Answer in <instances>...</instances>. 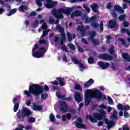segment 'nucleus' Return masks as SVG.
<instances>
[{
    "label": "nucleus",
    "mask_w": 130,
    "mask_h": 130,
    "mask_svg": "<svg viewBox=\"0 0 130 130\" xmlns=\"http://www.w3.org/2000/svg\"><path fill=\"white\" fill-rule=\"evenodd\" d=\"M48 32H49V30H44L43 32V35L41 37V38H43V37H44V36H46V35H48Z\"/></svg>",
    "instance_id": "obj_45"
},
{
    "label": "nucleus",
    "mask_w": 130,
    "mask_h": 130,
    "mask_svg": "<svg viewBox=\"0 0 130 130\" xmlns=\"http://www.w3.org/2000/svg\"><path fill=\"white\" fill-rule=\"evenodd\" d=\"M44 92V87L42 86H40L37 84H33L29 86L28 91V90L24 91V94L27 96V97H30L31 94L35 96L36 99H39L40 97L39 95H41V98L43 100H46L48 98V94L47 93H42Z\"/></svg>",
    "instance_id": "obj_1"
},
{
    "label": "nucleus",
    "mask_w": 130,
    "mask_h": 130,
    "mask_svg": "<svg viewBox=\"0 0 130 130\" xmlns=\"http://www.w3.org/2000/svg\"><path fill=\"white\" fill-rule=\"evenodd\" d=\"M75 124L77 128H86V127H87L86 125L82 123H80L79 122H76Z\"/></svg>",
    "instance_id": "obj_20"
},
{
    "label": "nucleus",
    "mask_w": 130,
    "mask_h": 130,
    "mask_svg": "<svg viewBox=\"0 0 130 130\" xmlns=\"http://www.w3.org/2000/svg\"><path fill=\"white\" fill-rule=\"evenodd\" d=\"M17 116L19 119H21V118H22V116H21V110H19V111L17 113Z\"/></svg>",
    "instance_id": "obj_57"
},
{
    "label": "nucleus",
    "mask_w": 130,
    "mask_h": 130,
    "mask_svg": "<svg viewBox=\"0 0 130 130\" xmlns=\"http://www.w3.org/2000/svg\"><path fill=\"white\" fill-rule=\"evenodd\" d=\"M57 5V2H52V0H47V3L45 4V7L47 9H52L54 8V6Z\"/></svg>",
    "instance_id": "obj_9"
},
{
    "label": "nucleus",
    "mask_w": 130,
    "mask_h": 130,
    "mask_svg": "<svg viewBox=\"0 0 130 130\" xmlns=\"http://www.w3.org/2000/svg\"><path fill=\"white\" fill-rule=\"evenodd\" d=\"M108 26L110 29H112L113 28H116V27H117V22H116V20L114 19H111L109 20Z\"/></svg>",
    "instance_id": "obj_11"
},
{
    "label": "nucleus",
    "mask_w": 130,
    "mask_h": 130,
    "mask_svg": "<svg viewBox=\"0 0 130 130\" xmlns=\"http://www.w3.org/2000/svg\"><path fill=\"white\" fill-rule=\"evenodd\" d=\"M59 104L60 111L63 113L68 112V110H69V105L67 104V103L65 101H61L59 102Z\"/></svg>",
    "instance_id": "obj_6"
},
{
    "label": "nucleus",
    "mask_w": 130,
    "mask_h": 130,
    "mask_svg": "<svg viewBox=\"0 0 130 130\" xmlns=\"http://www.w3.org/2000/svg\"><path fill=\"white\" fill-rule=\"evenodd\" d=\"M91 40V42L92 43H93L94 44V45H95V46L96 45H99L100 44V42H99V40L98 39H92Z\"/></svg>",
    "instance_id": "obj_31"
},
{
    "label": "nucleus",
    "mask_w": 130,
    "mask_h": 130,
    "mask_svg": "<svg viewBox=\"0 0 130 130\" xmlns=\"http://www.w3.org/2000/svg\"><path fill=\"white\" fill-rule=\"evenodd\" d=\"M117 108L119 109V110L122 111L124 109V107L121 105V104H118L117 105Z\"/></svg>",
    "instance_id": "obj_49"
},
{
    "label": "nucleus",
    "mask_w": 130,
    "mask_h": 130,
    "mask_svg": "<svg viewBox=\"0 0 130 130\" xmlns=\"http://www.w3.org/2000/svg\"><path fill=\"white\" fill-rule=\"evenodd\" d=\"M19 106H20V103H16V104H15L14 106V112H17V111H18V109H19Z\"/></svg>",
    "instance_id": "obj_33"
},
{
    "label": "nucleus",
    "mask_w": 130,
    "mask_h": 130,
    "mask_svg": "<svg viewBox=\"0 0 130 130\" xmlns=\"http://www.w3.org/2000/svg\"><path fill=\"white\" fill-rule=\"evenodd\" d=\"M78 65H79L81 72H83L84 70H85V66H84V64L80 62Z\"/></svg>",
    "instance_id": "obj_44"
},
{
    "label": "nucleus",
    "mask_w": 130,
    "mask_h": 130,
    "mask_svg": "<svg viewBox=\"0 0 130 130\" xmlns=\"http://www.w3.org/2000/svg\"><path fill=\"white\" fill-rule=\"evenodd\" d=\"M41 23H43L42 25V28L43 29V30H46L48 27L46 22L44 21V20H42L40 21V24H41Z\"/></svg>",
    "instance_id": "obj_23"
},
{
    "label": "nucleus",
    "mask_w": 130,
    "mask_h": 130,
    "mask_svg": "<svg viewBox=\"0 0 130 130\" xmlns=\"http://www.w3.org/2000/svg\"><path fill=\"white\" fill-rule=\"evenodd\" d=\"M100 27L101 31H103L104 29V24H103V22L102 21L100 22Z\"/></svg>",
    "instance_id": "obj_52"
},
{
    "label": "nucleus",
    "mask_w": 130,
    "mask_h": 130,
    "mask_svg": "<svg viewBox=\"0 0 130 130\" xmlns=\"http://www.w3.org/2000/svg\"><path fill=\"white\" fill-rule=\"evenodd\" d=\"M75 98L77 102H82L83 101V98L81 96V93L79 92L75 93Z\"/></svg>",
    "instance_id": "obj_16"
},
{
    "label": "nucleus",
    "mask_w": 130,
    "mask_h": 130,
    "mask_svg": "<svg viewBox=\"0 0 130 130\" xmlns=\"http://www.w3.org/2000/svg\"><path fill=\"white\" fill-rule=\"evenodd\" d=\"M32 114L31 110L27 108H23L21 110V116L22 117H29L30 115H32Z\"/></svg>",
    "instance_id": "obj_8"
},
{
    "label": "nucleus",
    "mask_w": 130,
    "mask_h": 130,
    "mask_svg": "<svg viewBox=\"0 0 130 130\" xmlns=\"http://www.w3.org/2000/svg\"><path fill=\"white\" fill-rule=\"evenodd\" d=\"M77 31H80L81 37H85L86 35V29L83 26H79L77 27Z\"/></svg>",
    "instance_id": "obj_13"
},
{
    "label": "nucleus",
    "mask_w": 130,
    "mask_h": 130,
    "mask_svg": "<svg viewBox=\"0 0 130 130\" xmlns=\"http://www.w3.org/2000/svg\"><path fill=\"white\" fill-rule=\"evenodd\" d=\"M74 14L75 15V17H80V16H82V12L80 11H76L74 12Z\"/></svg>",
    "instance_id": "obj_42"
},
{
    "label": "nucleus",
    "mask_w": 130,
    "mask_h": 130,
    "mask_svg": "<svg viewBox=\"0 0 130 130\" xmlns=\"http://www.w3.org/2000/svg\"><path fill=\"white\" fill-rule=\"evenodd\" d=\"M90 93L92 98H95V99H98L99 100L102 99V92L99 90L95 89L92 90Z\"/></svg>",
    "instance_id": "obj_5"
},
{
    "label": "nucleus",
    "mask_w": 130,
    "mask_h": 130,
    "mask_svg": "<svg viewBox=\"0 0 130 130\" xmlns=\"http://www.w3.org/2000/svg\"><path fill=\"white\" fill-rule=\"evenodd\" d=\"M123 130H129V128H128V127L126 126V125H123L122 126Z\"/></svg>",
    "instance_id": "obj_64"
},
{
    "label": "nucleus",
    "mask_w": 130,
    "mask_h": 130,
    "mask_svg": "<svg viewBox=\"0 0 130 130\" xmlns=\"http://www.w3.org/2000/svg\"><path fill=\"white\" fill-rule=\"evenodd\" d=\"M112 7V3L109 2L107 4L106 8L108 9H111V7Z\"/></svg>",
    "instance_id": "obj_56"
},
{
    "label": "nucleus",
    "mask_w": 130,
    "mask_h": 130,
    "mask_svg": "<svg viewBox=\"0 0 130 130\" xmlns=\"http://www.w3.org/2000/svg\"><path fill=\"white\" fill-rule=\"evenodd\" d=\"M61 36L62 40H66V34L64 32H62L60 34Z\"/></svg>",
    "instance_id": "obj_61"
},
{
    "label": "nucleus",
    "mask_w": 130,
    "mask_h": 130,
    "mask_svg": "<svg viewBox=\"0 0 130 130\" xmlns=\"http://www.w3.org/2000/svg\"><path fill=\"white\" fill-rule=\"evenodd\" d=\"M81 42H82V43H84V44H88V42L87 41V40L84 38H82Z\"/></svg>",
    "instance_id": "obj_63"
},
{
    "label": "nucleus",
    "mask_w": 130,
    "mask_h": 130,
    "mask_svg": "<svg viewBox=\"0 0 130 130\" xmlns=\"http://www.w3.org/2000/svg\"><path fill=\"white\" fill-rule=\"evenodd\" d=\"M115 125L114 121L113 120L109 121V124L107 125V128L108 129H109L111 127H112V126H114Z\"/></svg>",
    "instance_id": "obj_30"
},
{
    "label": "nucleus",
    "mask_w": 130,
    "mask_h": 130,
    "mask_svg": "<svg viewBox=\"0 0 130 130\" xmlns=\"http://www.w3.org/2000/svg\"><path fill=\"white\" fill-rule=\"evenodd\" d=\"M122 57L125 61L130 62V55L126 53H123L122 54Z\"/></svg>",
    "instance_id": "obj_17"
},
{
    "label": "nucleus",
    "mask_w": 130,
    "mask_h": 130,
    "mask_svg": "<svg viewBox=\"0 0 130 130\" xmlns=\"http://www.w3.org/2000/svg\"><path fill=\"white\" fill-rule=\"evenodd\" d=\"M37 48H39V46H38V44H35V47L32 48V52H34L35 51V50H36V49H37Z\"/></svg>",
    "instance_id": "obj_55"
},
{
    "label": "nucleus",
    "mask_w": 130,
    "mask_h": 130,
    "mask_svg": "<svg viewBox=\"0 0 130 130\" xmlns=\"http://www.w3.org/2000/svg\"><path fill=\"white\" fill-rule=\"evenodd\" d=\"M39 24V21L38 20L35 21V22L32 24L33 27L37 28Z\"/></svg>",
    "instance_id": "obj_43"
},
{
    "label": "nucleus",
    "mask_w": 130,
    "mask_h": 130,
    "mask_svg": "<svg viewBox=\"0 0 130 130\" xmlns=\"http://www.w3.org/2000/svg\"><path fill=\"white\" fill-rule=\"evenodd\" d=\"M36 120L35 117H31L28 119V122L29 123H34V122Z\"/></svg>",
    "instance_id": "obj_40"
},
{
    "label": "nucleus",
    "mask_w": 130,
    "mask_h": 130,
    "mask_svg": "<svg viewBox=\"0 0 130 130\" xmlns=\"http://www.w3.org/2000/svg\"><path fill=\"white\" fill-rule=\"evenodd\" d=\"M75 90L83 91V87L80 84H76L75 86Z\"/></svg>",
    "instance_id": "obj_34"
},
{
    "label": "nucleus",
    "mask_w": 130,
    "mask_h": 130,
    "mask_svg": "<svg viewBox=\"0 0 130 130\" xmlns=\"http://www.w3.org/2000/svg\"><path fill=\"white\" fill-rule=\"evenodd\" d=\"M50 119L51 122H55V116L53 114L51 113L50 115Z\"/></svg>",
    "instance_id": "obj_38"
},
{
    "label": "nucleus",
    "mask_w": 130,
    "mask_h": 130,
    "mask_svg": "<svg viewBox=\"0 0 130 130\" xmlns=\"http://www.w3.org/2000/svg\"><path fill=\"white\" fill-rule=\"evenodd\" d=\"M109 52H110V54H114V52L115 51L114 50V46H112L111 48L109 49Z\"/></svg>",
    "instance_id": "obj_37"
},
{
    "label": "nucleus",
    "mask_w": 130,
    "mask_h": 130,
    "mask_svg": "<svg viewBox=\"0 0 130 130\" xmlns=\"http://www.w3.org/2000/svg\"><path fill=\"white\" fill-rule=\"evenodd\" d=\"M38 52H32V55L34 57H36V58H40V57H43V54L46 53V51H45V47H41L39 49Z\"/></svg>",
    "instance_id": "obj_4"
},
{
    "label": "nucleus",
    "mask_w": 130,
    "mask_h": 130,
    "mask_svg": "<svg viewBox=\"0 0 130 130\" xmlns=\"http://www.w3.org/2000/svg\"><path fill=\"white\" fill-rule=\"evenodd\" d=\"M18 10L19 11V12H24V11H25V10H27V6L25 5H21L19 8Z\"/></svg>",
    "instance_id": "obj_29"
},
{
    "label": "nucleus",
    "mask_w": 130,
    "mask_h": 130,
    "mask_svg": "<svg viewBox=\"0 0 130 130\" xmlns=\"http://www.w3.org/2000/svg\"><path fill=\"white\" fill-rule=\"evenodd\" d=\"M99 58L101 59H103V60H106L107 61H110L112 60V59H113V56L107 53L100 54L99 56Z\"/></svg>",
    "instance_id": "obj_7"
},
{
    "label": "nucleus",
    "mask_w": 130,
    "mask_h": 130,
    "mask_svg": "<svg viewBox=\"0 0 130 130\" xmlns=\"http://www.w3.org/2000/svg\"><path fill=\"white\" fill-rule=\"evenodd\" d=\"M119 41L122 43L123 45H125L126 44V43L125 42V40L123 39V38H120L119 39Z\"/></svg>",
    "instance_id": "obj_59"
},
{
    "label": "nucleus",
    "mask_w": 130,
    "mask_h": 130,
    "mask_svg": "<svg viewBox=\"0 0 130 130\" xmlns=\"http://www.w3.org/2000/svg\"><path fill=\"white\" fill-rule=\"evenodd\" d=\"M69 46L70 49H72V50H76V46H75V45H74L73 43H69Z\"/></svg>",
    "instance_id": "obj_41"
},
{
    "label": "nucleus",
    "mask_w": 130,
    "mask_h": 130,
    "mask_svg": "<svg viewBox=\"0 0 130 130\" xmlns=\"http://www.w3.org/2000/svg\"><path fill=\"white\" fill-rule=\"evenodd\" d=\"M98 7V4L96 3H93L90 6V8L94 13H97L98 12V10H97Z\"/></svg>",
    "instance_id": "obj_19"
},
{
    "label": "nucleus",
    "mask_w": 130,
    "mask_h": 130,
    "mask_svg": "<svg viewBox=\"0 0 130 130\" xmlns=\"http://www.w3.org/2000/svg\"><path fill=\"white\" fill-rule=\"evenodd\" d=\"M32 109L35 111H42L43 107L41 105H36L35 103L32 104Z\"/></svg>",
    "instance_id": "obj_12"
},
{
    "label": "nucleus",
    "mask_w": 130,
    "mask_h": 130,
    "mask_svg": "<svg viewBox=\"0 0 130 130\" xmlns=\"http://www.w3.org/2000/svg\"><path fill=\"white\" fill-rule=\"evenodd\" d=\"M123 26H124V28H127V27L129 26V22H128L127 21H124L123 22Z\"/></svg>",
    "instance_id": "obj_58"
},
{
    "label": "nucleus",
    "mask_w": 130,
    "mask_h": 130,
    "mask_svg": "<svg viewBox=\"0 0 130 130\" xmlns=\"http://www.w3.org/2000/svg\"><path fill=\"white\" fill-rule=\"evenodd\" d=\"M56 80L59 82V85H60V86H64V82H63L64 79L63 78L61 77H57Z\"/></svg>",
    "instance_id": "obj_21"
},
{
    "label": "nucleus",
    "mask_w": 130,
    "mask_h": 130,
    "mask_svg": "<svg viewBox=\"0 0 130 130\" xmlns=\"http://www.w3.org/2000/svg\"><path fill=\"white\" fill-rule=\"evenodd\" d=\"M108 100L109 104H113V100H112V99L111 98V97L108 96Z\"/></svg>",
    "instance_id": "obj_60"
},
{
    "label": "nucleus",
    "mask_w": 130,
    "mask_h": 130,
    "mask_svg": "<svg viewBox=\"0 0 130 130\" xmlns=\"http://www.w3.org/2000/svg\"><path fill=\"white\" fill-rule=\"evenodd\" d=\"M71 60L75 63V64H80L81 63L76 57H71Z\"/></svg>",
    "instance_id": "obj_24"
},
{
    "label": "nucleus",
    "mask_w": 130,
    "mask_h": 130,
    "mask_svg": "<svg viewBox=\"0 0 130 130\" xmlns=\"http://www.w3.org/2000/svg\"><path fill=\"white\" fill-rule=\"evenodd\" d=\"M98 66L102 69V70H106V69H108L110 64L108 62H104V61H99Z\"/></svg>",
    "instance_id": "obj_10"
},
{
    "label": "nucleus",
    "mask_w": 130,
    "mask_h": 130,
    "mask_svg": "<svg viewBox=\"0 0 130 130\" xmlns=\"http://www.w3.org/2000/svg\"><path fill=\"white\" fill-rule=\"evenodd\" d=\"M49 23L51 24V25H53L55 23V19L53 18L52 17L50 16L49 18Z\"/></svg>",
    "instance_id": "obj_35"
},
{
    "label": "nucleus",
    "mask_w": 130,
    "mask_h": 130,
    "mask_svg": "<svg viewBox=\"0 0 130 130\" xmlns=\"http://www.w3.org/2000/svg\"><path fill=\"white\" fill-rule=\"evenodd\" d=\"M36 5L39 7V8L42 7V3H41V0H36Z\"/></svg>",
    "instance_id": "obj_47"
},
{
    "label": "nucleus",
    "mask_w": 130,
    "mask_h": 130,
    "mask_svg": "<svg viewBox=\"0 0 130 130\" xmlns=\"http://www.w3.org/2000/svg\"><path fill=\"white\" fill-rule=\"evenodd\" d=\"M16 12H17V9H11L9 11V13H8L7 14V16H8L9 17H10V16H12V15H14V14H15Z\"/></svg>",
    "instance_id": "obj_28"
},
{
    "label": "nucleus",
    "mask_w": 130,
    "mask_h": 130,
    "mask_svg": "<svg viewBox=\"0 0 130 130\" xmlns=\"http://www.w3.org/2000/svg\"><path fill=\"white\" fill-rule=\"evenodd\" d=\"M87 118H89V120L92 122V123H96L97 122V120L94 118L92 115H87L86 116Z\"/></svg>",
    "instance_id": "obj_22"
},
{
    "label": "nucleus",
    "mask_w": 130,
    "mask_h": 130,
    "mask_svg": "<svg viewBox=\"0 0 130 130\" xmlns=\"http://www.w3.org/2000/svg\"><path fill=\"white\" fill-rule=\"evenodd\" d=\"M125 18H126V16L125 15L122 14L118 17V20L120 22L124 21H125Z\"/></svg>",
    "instance_id": "obj_27"
},
{
    "label": "nucleus",
    "mask_w": 130,
    "mask_h": 130,
    "mask_svg": "<svg viewBox=\"0 0 130 130\" xmlns=\"http://www.w3.org/2000/svg\"><path fill=\"white\" fill-rule=\"evenodd\" d=\"M114 11L118 12V13H120V14H123V13H124V10H123L119 5H115L114 7Z\"/></svg>",
    "instance_id": "obj_15"
},
{
    "label": "nucleus",
    "mask_w": 130,
    "mask_h": 130,
    "mask_svg": "<svg viewBox=\"0 0 130 130\" xmlns=\"http://www.w3.org/2000/svg\"><path fill=\"white\" fill-rule=\"evenodd\" d=\"M85 106H88L91 103V98L88 95H86L84 98Z\"/></svg>",
    "instance_id": "obj_18"
},
{
    "label": "nucleus",
    "mask_w": 130,
    "mask_h": 130,
    "mask_svg": "<svg viewBox=\"0 0 130 130\" xmlns=\"http://www.w3.org/2000/svg\"><path fill=\"white\" fill-rule=\"evenodd\" d=\"M111 15L112 17L114 18L113 20H117V14H116V12H115V11L113 10L112 11Z\"/></svg>",
    "instance_id": "obj_32"
},
{
    "label": "nucleus",
    "mask_w": 130,
    "mask_h": 130,
    "mask_svg": "<svg viewBox=\"0 0 130 130\" xmlns=\"http://www.w3.org/2000/svg\"><path fill=\"white\" fill-rule=\"evenodd\" d=\"M73 11V8H68L66 9L60 8L58 10L55 9H53L52 13L54 16L55 18L57 19H62L63 18V15L62 14H65L66 15H70L71 13Z\"/></svg>",
    "instance_id": "obj_2"
},
{
    "label": "nucleus",
    "mask_w": 130,
    "mask_h": 130,
    "mask_svg": "<svg viewBox=\"0 0 130 130\" xmlns=\"http://www.w3.org/2000/svg\"><path fill=\"white\" fill-rule=\"evenodd\" d=\"M66 118H67L68 120H70V119L72 118V114L70 113H67L66 115Z\"/></svg>",
    "instance_id": "obj_54"
},
{
    "label": "nucleus",
    "mask_w": 130,
    "mask_h": 130,
    "mask_svg": "<svg viewBox=\"0 0 130 130\" xmlns=\"http://www.w3.org/2000/svg\"><path fill=\"white\" fill-rule=\"evenodd\" d=\"M91 26L93 27V28H98L99 27V24L95 22H92L91 24Z\"/></svg>",
    "instance_id": "obj_50"
},
{
    "label": "nucleus",
    "mask_w": 130,
    "mask_h": 130,
    "mask_svg": "<svg viewBox=\"0 0 130 130\" xmlns=\"http://www.w3.org/2000/svg\"><path fill=\"white\" fill-rule=\"evenodd\" d=\"M56 28L57 30H58L60 34H61V33H64V28H63V27L60 26V25L58 24L56 27Z\"/></svg>",
    "instance_id": "obj_25"
},
{
    "label": "nucleus",
    "mask_w": 130,
    "mask_h": 130,
    "mask_svg": "<svg viewBox=\"0 0 130 130\" xmlns=\"http://www.w3.org/2000/svg\"><path fill=\"white\" fill-rule=\"evenodd\" d=\"M111 118L112 119H117V112L116 111H114L113 113L111 115Z\"/></svg>",
    "instance_id": "obj_26"
},
{
    "label": "nucleus",
    "mask_w": 130,
    "mask_h": 130,
    "mask_svg": "<svg viewBox=\"0 0 130 130\" xmlns=\"http://www.w3.org/2000/svg\"><path fill=\"white\" fill-rule=\"evenodd\" d=\"M99 112L100 113H93L92 115L97 120H102L103 118H105L106 112H105L104 110H100Z\"/></svg>",
    "instance_id": "obj_3"
},
{
    "label": "nucleus",
    "mask_w": 130,
    "mask_h": 130,
    "mask_svg": "<svg viewBox=\"0 0 130 130\" xmlns=\"http://www.w3.org/2000/svg\"><path fill=\"white\" fill-rule=\"evenodd\" d=\"M67 36L69 42H72V40H73V37L72 36V34L68 32H67Z\"/></svg>",
    "instance_id": "obj_39"
},
{
    "label": "nucleus",
    "mask_w": 130,
    "mask_h": 130,
    "mask_svg": "<svg viewBox=\"0 0 130 130\" xmlns=\"http://www.w3.org/2000/svg\"><path fill=\"white\" fill-rule=\"evenodd\" d=\"M61 49L63 51H65V52L69 53V50H68V48L66 47V46H62Z\"/></svg>",
    "instance_id": "obj_48"
},
{
    "label": "nucleus",
    "mask_w": 130,
    "mask_h": 130,
    "mask_svg": "<svg viewBox=\"0 0 130 130\" xmlns=\"http://www.w3.org/2000/svg\"><path fill=\"white\" fill-rule=\"evenodd\" d=\"M94 84V80L93 79L90 78L88 81L85 82L84 84V88H89L91 85H93Z\"/></svg>",
    "instance_id": "obj_14"
},
{
    "label": "nucleus",
    "mask_w": 130,
    "mask_h": 130,
    "mask_svg": "<svg viewBox=\"0 0 130 130\" xmlns=\"http://www.w3.org/2000/svg\"><path fill=\"white\" fill-rule=\"evenodd\" d=\"M111 68L114 71H116V70H117V68L115 67V65L114 64H112V65L111 66Z\"/></svg>",
    "instance_id": "obj_62"
},
{
    "label": "nucleus",
    "mask_w": 130,
    "mask_h": 130,
    "mask_svg": "<svg viewBox=\"0 0 130 130\" xmlns=\"http://www.w3.org/2000/svg\"><path fill=\"white\" fill-rule=\"evenodd\" d=\"M129 109H130V106H129V105H126L124 106L123 110H124L125 111H127V110H129Z\"/></svg>",
    "instance_id": "obj_53"
},
{
    "label": "nucleus",
    "mask_w": 130,
    "mask_h": 130,
    "mask_svg": "<svg viewBox=\"0 0 130 130\" xmlns=\"http://www.w3.org/2000/svg\"><path fill=\"white\" fill-rule=\"evenodd\" d=\"M95 36H96V32H95L94 31H91L89 37L90 40H92V39H94V37H95Z\"/></svg>",
    "instance_id": "obj_36"
},
{
    "label": "nucleus",
    "mask_w": 130,
    "mask_h": 130,
    "mask_svg": "<svg viewBox=\"0 0 130 130\" xmlns=\"http://www.w3.org/2000/svg\"><path fill=\"white\" fill-rule=\"evenodd\" d=\"M90 22H95V21L97 20V16H96V15H94L90 18Z\"/></svg>",
    "instance_id": "obj_46"
},
{
    "label": "nucleus",
    "mask_w": 130,
    "mask_h": 130,
    "mask_svg": "<svg viewBox=\"0 0 130 130\" xmlns=\"http://www.w3.org/2000/svg\"><path fill=\"white\" fill-rule=\"evenodd\" d=\"M88 63H92L94 62V58L92 57H90L88 59Z\"/></svg>",
    "instance_id": "obj_51"
}]
</instances>
